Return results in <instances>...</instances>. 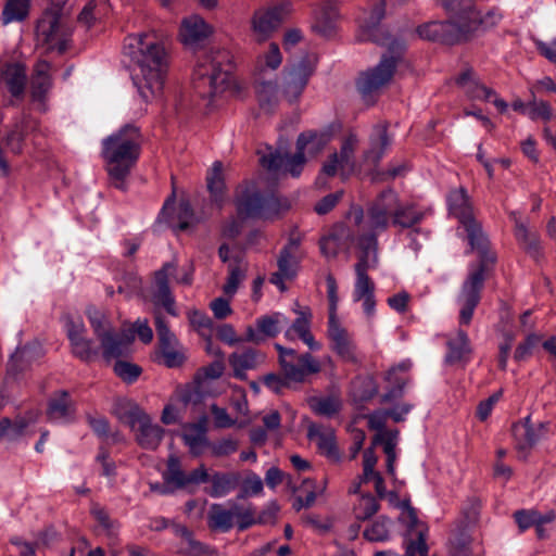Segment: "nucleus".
<instances>
[{
	"label": "nucleus",
	"mask_w": 556,
	"mask_h": 556,
	"mask_svg": "<svg viewBox=\"0 0 556 556\" xmlns=\"http://www.w3.org/2000/svg\"><path fill=\"white\" fill-rule=\"evenodd\" d=\"M350 219L356 226V247L359 250L357 263L355 264L356 280L353 290V301L362 302L363 312L368 320H371L376 313L375 283L367 271L378 266V240L377 235L386 231L392 217L372 206H368L366 214L359 206L350 211Z\"/></svg>",
	"instance_id": "obj_1"
},
{
	"label": "nucleus",
	"mask_w": 556,
	"mask_h": 556,
	"mask_svg": "<svg viewBox=\"0 0 556 556\" xmlns=\"http://www.w3.org/2000/svg\"><path fill=\"white\" fill-rule=\"evenodd\" d=\"M350 219L356 226V247L359 250L357 263L355 264L356 280L353 290V301L362 302L363 312L368 320H371L376 313L375 283L367 271L378 266V240L377 235L386 231L392 217L372 206H368L366 214L359 206L350 211Z\"/></svg>",
	"instance_id": "obj_2"
},
{
	"label": "nucleus",
	"mask_w": 556,
	"mask_h": 556,
	"mask_svg": "<svg viewBox=\"0 0 556 556\" xmlns=\"http://www.w3.org/2000/svg\"><path fill=\"white\" fill-rule=\"evenodd\" d=\"M125 51L134 63L132 81L143 101L159 98L168 68L167 53L153 33L130 35Z\"/></svg>",
	"instance_id": "obj_3"
},
{
	"label": "nucleus",
	"mask_w": 556,
	"mask_h": 556,
	"mask_svg": "<svg viewBox=\"0 0 556 556\" xmlns=\"http://www.w3.org/2000/svg\"><path fill=\"white\" fill-rule=\"evenodd\" d=\"M383 16L384 1L376 0L371 11L364 17L361 25L362 40H371L388 48V54L382 55L375 67L363 72L358 77L357 89L363 97L371 96L390 83L405 49L403 40L392 38L379 26Z\"/></svg>",
	"instance_id": "obj_4"
},
{
	"label": "nucleus",
	"mask_w": 556,
	"mask_h": 556,
	"mask_svg": "<svg viewBox=\"0 0 556 556\" xmlns=\"http://www.w3.org/2000/svg\"><path fill=\"white\" fill-rule=\"evenodd\" d=\"M140 132L134 125H126L102 141V156L111 182L124 189L125 180L140 155Z\"/></svg>",
	"instance_id": "obj_5"
},
{
	"label": "nucleus",
	"mask_w": 556,
	"mask_h": 556,
	"mask_svg": "<svg viewBox=\"0 0 556 556\" xmlns=\"http://www.w3.org/2000/svg\"><path fill=\"white\" fill-rule=\"evenodd\" d=\"M47 1L49 7L43 11L36 27L37 41L49 51L64 52L73 34V24L65 8L67 0Z\"/></svg>",
	"instance_id": "obj_6"
},
{
	"label": "nucleus",
	"mask_w": 556,
	"mask_h": 556,
	"mask_svg": "<svg viewBox=\"0 0 556 556\" xmlns=\"http://www.w3.org/2000/svg\"><path fill=\"white\" fill-rule=\"evenodd\" d=\"M86 315L106 361L125 356L130 352L135 340L132 330H114L106 315L94 306H89Z\"/></svg>",
	"instance_id": "obj_7"
},
{
	"label": "nucleus",
	"mask_w": 556,
	"mask_h": 556,
	"mask_svg": "<svg viewBox=\"0 0 556 556\" xmlns=\"http://www.w3.org/2000/svg\"><path fill=\"white\" fill-rule=\"evenodd\" d=\"M228 60L226 52L205 55L194 70V89L203 98H215L225 93L231 85L229 68L223 67Z\"/></svg>",
	"instance_id": "obj_8"
},
{
	"label": "nucleus",
	"mask_w": 556,
	"mask_h": 556,
	"mask_svg": "<svg viewBox=\"0 0 556 556\" xmlns=\"http://www.w3.org/2000/svg\"><path fill=\"white\" fill-rule=\"evenodd\" d=\"M486 249L478 251L480 262L477 265L469 266L467 278L463 282L457 296V303L460 306L459 321L463 325H468L471 321L473 312L481 299L488 266L495 261L494 255L488 253Z\"/></svg>",
	"instance_id": "obj_9"
},
{
	"label": "nucleus",
	"mask_w": 556,
	"mask_h": 556,
	"mask_svg": "<svg viewBox=\"0 0 556 556\" xmlns=\"http://www.w3.org/2000/svg\"><path fill=\"white\" fill-rule=\"evenodd\" d=\"M447 203L451 214L459 220L467 231L471 248L477 251H483L488 248V239L480 224L473 218L472 207L466 190L458 188L451 191Z\"/></svg>",
	"instance_id": "obj_10"
},
{
	"label": "nucleus",
	"mask_w": 556,
	"mask_h": 556,
	"mask_svg": "<svg viewBox=\"0 0 556 556\" xmlns=\"http://www.w3.org/2000/svg\"><path fill=\"white\" fill-rule=\"evenodd\" d=\"M275 349L278 352L281 371L291 382L304 383L309 376L321 371V363L311 353L299 354L295 350L279 343L275 344Z\"/></svg>",
	"instance_id": "obj_11"
},
{
	"label": "nucleus",
	"mask_w": 556,
	"mask_h": 556,
	"mask_svg": "<svg viewBox=\"0 0 556 556\" xmlns=\"http://www.w3.org/2000/svg\"><path fill=\"white\" fill-rule=\"evenodd\" d=\"M135 432L138 444L147 450H155L164 434L163 428L153 424L151 417L137 405H129L119 415Z\"/></svg>",
	"instance_id": "obj_12"
},
{
	"label": "nucleus",
	"mask_w": 556,
	"mask_h": 556,
	"mask_svg": "<svg viewBox=\"0 0 556 556\" xmlns=\"http://www.w3.org/2000/svg\"><path fill=\"white\" fill-rule=\"evenodd\" d=\"M358 139L355 135H349L343 141L340 152L332 153L324 163L320 174L316 179L317 186L320 188L327 187V178L333 177L337 174L343 180L348 179L355 172L354 152L357 147Z\"/></svg>",
	"instance_id": "obj_13"
},
{
	"label": "nucleus",
	"mask_w": 556,
	"mask_h": 556,
	"mask_svg": "<svg viewBox=\"0 0 556 556\" xmlns=\"http://www.w3.org/2000/svg\"><path fill=\"white\" fill-rule=\"evenodd\" d=\"M315 71V64L304 58L282 72L281 94L289 104L298 103Z\"/></svg>",
	"instance_id": "obj_14"
},
{
	"label": "nucleus",
	"mask_w": 556,
	"mask_h": 556,
	"mask_svg": "<svg viewBox=\"0 0 556 556\" xmlns=\"http://www.w3.org/2000/svg\"><path fill=\"white\" fill-rule=\"evenodd\" d=\"M236 205L242 218H269L277 213L278 201L274 194L262 195L252 186L238 195Z\"/></svg>",
	"instance_id": "obj_15"
},
{
	"label": "nucleus",
	"mask_w": 556,
	"mask_h": 556,
	"mask_svg": "<svg viewBox=\"0 0 556 556\" xmlns=\"http://www.w3.org/2000/svg\"><path fill=\"white\" fill-rule=\"evenodd\" d=\"M459 15L465 41L483 35L494 28L502 20V14L496 9L489 10L484 14H481L475 8L468 7Z\"/></svg>",
	"instance_id": "obj_16"
},
{
	"label": "nucleus",
	"mask_w": 556,
	"mask_h": 556,
	"mask_svg": "<svg viewBox=\"0 0 556 556\" xmlns=\"http://www.w3.org/2000/svg\"><path fill=\"white\" fill-rule=\"evenodd\" d=\"M327 337L330 341L331 350L344 362L358 363L357 348L352 336L345 327L342 326L337 314H330L328 319Z\"/></svg>",
	"instance_id": "obj_17"
},
{
	"label": "nucleus",
	"mask_w": 556,
	"mask_h": 556,
	"mask_svg": "<svg viewBox=\"0 0 556 556\" xmlns=\"http://www.w3.org/2000/svg\"><path fill=\"white\" fill-rule=\"evenodd\" d=\"M287 13L285 7L262 8L254 12L251 18V29L254 39L263 42L271 37L279 28Z\"/></svg>",
	"instance_id": "obj_18"
},
{
	"label": "nucleus",
	"mask_w": 556,
	"mask_h": 556,
	"mask_svg": "<svg viewBox=\"0 0 556 556\" xmlns=\"http://www.w3.org/2000/svg\"><path fill=\"white\" fill-rule=\"evenodd\" d=\"M417 31L421 38L433 41H442L448 45L465 41L460 15H458L455 21H435L424 24L418 27Z\"/></svg>",
	"instance_id": "obj_19"
},
{
	"label": "nucleus",
	"mask_w": 556,
	"mask_h": 556,
	"mask_svg": "<svg viewBox=\"0 0 556 556\" xmlns=\"http://www.w3.org/2000/svg\"><path fill=\"white\" fill-rule=\"evenodd\" d=\"M427 533V526L417 519L413 509H409L407 513V532L404 538V556H428Z\"/></svg>",
	"instance_id": "obj_20"
},
{
	"label": "nucleus",
	"mask_w": 556,
	"mask_h": 556,
	"mask_svg": "<svg viewBox=\"0 0 556 556\" xmlns=\"http://www.w3.org/2000/svg\"><path fill=\"white\" fill-rule=\"evenodd\" d=\"M176 264L166 263L155 273V290L152 301L157 306H163L168 314L176 316L175 299L169 289V279L176 274Z\"/></svg>",
	"instance_id": "obj_21"
},
{
	"label": "nucleus",
	"mask_w": 556,
	"mask_h": 556,
	"mask_svg": "<svg viewBox=\"0 0 556 556\" xmlns=\"http://www.w3.org/2000/svg\"><path fill=\"white\" fill-rule=\"evenodd\" d=\"M288 318L279 312L263 315L255 321V328L249 326L245 331V340L253 343H261L265 338H275L281 330Z\"/></svg>",
	"instance_id": "obj_22"
},
{
	"label": "nucleus",
	"mask_w": 556,
	"mask_h": 556,
	"mask_svg": "<svg viewBox=\"0 0 556 556\" xmlns=\"http://www.w3.org/2000/svg\"><path fill=\"white\" fill-rule=\"evenodd\" d=\"M457 84L463 88L464 92L473 100L492 101L501 111L505 112L507 103L497 98L495 91L482 85L472 71L464 72L458 78Z\"/></svg>",
	"instance_id": "obj_23"
},
{
	"label": "nucleus",
	"mask_w": 556,
	"mask_h": 556,
	"mask_svg": "<svg viewBox=\"0 0 556 556\" xmlns=\"http://www.w3.org/2000/svg\"><path fill=\"white\" fill-rule=\"evenodd\" d=\"M260 162L263 167L268 170L277 172L283 170L293 177H298L306 162V156L299 150L293 155L280 152H270L268 155H262Z\"/></svg>",
	"instance_id": "obj_24"
},
{
	"label": "nucleus",
	"mask_w": 556,
	"mask_h": 556,
	"mask_svg": "<svg viewBox=\"0 0 556 556\" xmlns=\"http://www.w3.org/2000/svg\"><path fill=\"white\" fill-rule=\"evenodd\" d=\"M155 328L166 366H179L184 362V354L176 349V336L169 330L164 318L159 313H155Z\"/></svg>",
	"instance_id": "obj_25"
},
{
	"label": "nucleus",
	"mask_w": 556,
	"mask_h": 556,
	"mask_svg": "<svg viewBox=\"0 0 556 556\" xmlns=\"http://www.w3.org/2000/svg\"><path fill=\"white\" fill-rule=\"evenodd\" d=\"M298 317L294 319L292 325L285 331V337L294 341L295 339L302 340L304 344L312 351H319L321 344L315 340L311 331L312 312L308 307L296 311Z\"/></svg>",
	"instance_id": "obj_26"
},
{
	"label": "nucleus",
	"mask_w": 556,
	"mask_h": 556,
	"mask_svg": "<svg viewBox=\"0 0 556 556\" xmlns=\"http://www.w3.org/2000/svg\"><path fill=\"white\" fill-rule=\"evenodd\" d=\"M357 232L351 231L344 225H336L319 242L320 252L327 258H333L338 253L349 248L348 241L356 243Z\"/></svg>",
	"instance_id": "obj_27"
},
{
	"label": "nucleus",
	"mask_w": 556,
	"mask_h": 556,
	"mask_svg": "<svg viewBox=\"0 0 556 556\" xmlns=\"http://www.w3.org/2000/svg\"><path fill=\"white\" fill-rule=\"evenodd\" d=\"M255 96L261 110L271 113L282 99L281 89L275 79L266 77H253Z\"/></svg>",
	"instance_id": "obj_28"
},
{
	"label": "nucleus",
	"mask_w": 556,
	"mask_h": 556,
	"mask_svg": "<svg viewBox=\"0 0 556 556\" xmlns=\"http://www.w3.org/2000/svg\"><path fill=\"white\" fill-rule=\"evenodd\" d=\"M36 127L37 122L28 115L23 114L15 119L14 124L5 132L2 141L10 152L20 154L23 151L26 135Z\"/></svg>",
	"instance_id": "obj_29"
},
{
	"label": "nucleus",
	"mask_w": 556,
	"mask_h": 556,
	"mask_svg": "<svg viewBox=\"0 0 556 556\" xmlns=\"http://www.w3.org/2000/svg\"><path fill=\"white\" fill-rule=\"evenodd\" d=\"M75 407L66 391L55 393L49 400L47 416L54 424L68 422L74 418Z\"/></svg>",
	"instance_id": "obj_30"
},
{
	"label": "nucleus",
	"mask_w": 556,
	"mask_h": 556,
	"mask_svg": "<svg viewBox=\"0 0 556 556\" xmlns=\"http://www.w3.org/2000/svg\"><path fill=\"white\" fill-rule=\"evenodd\" d=\"M509 218L515 224V237L519 245L531 256L536 257L540 253V240L538 235L532 231L527 222H525L519 212L511 211Z\"/></svg>",
	"instance_id": "obj_31"
},
{
	"label": "nucleus",
	"mask_w": 556,
	"mask_h": 556,
	"mask_svg": "<svg viewBox=\"0 0 556 556\" xmlns=\"http://www.w3.org/2000/svg\"><path fill=\"white\" fill-rule=\"evenodd\" d=\"M300 263V255L289 253V250H281L277 261L278 270L271 274L269 281L277 286L280 291H285L286 280L295 277Z\"/></svg>",
	"instance_id": "obj_32"
},
{
	"label": "nucleus",
	"mask_w": 556,
	"mask_h": 556,
	"mask_svg": "<svg viewBox=\"0 0 556 556\" xmlns=\"http://www.w3.org/2000/svg\"><path fill=\"white\" fill-rule=\"evenodd\" d=\"M212 34V27L199 15H191L181 22L180 38L187 46H194Z\"/></svg>",
	"instance_id": "obj_33"
},
{
	"label": "nucleus",
	"mask_w": 556,
	"mask_h": 556,
	"mask_svg": "<svg viewBox=\"0 0 556 556\" xmlns=\"http://www.w3.org/2000/svg\"><path fill=\"white\" fill-rule=\"evenodd\" d=\"M513 434L518 451H528L533 447L543 434L542 425H532L530 417L517 422L513 427Z\"/></svg>",
	"instance_id": "obj_34"
},
{
	"label": "nucleus",
	"mask_w": 556,
	"mask_h": 556,
	"mask_svg": "<svg viewBox=\"0 0 556 556\" xmlns=\"http://www.w3.org/2000/svg\"><path fill=\"white\" fill-rule=\"evenodd\" d=\"M282 63V54L277 43L271 42L261 51L254 63L253 77H266L268 72L277 71Z\"/></svg>",
	"instance_id": "obj_35"
},
{
	"label": "nucleus",
	"mask_w": 556,
	"mask_h": 556,
	"mask_svg": "<svg viewBox=\"0 0 556 556\" xmlns=\"http://www.w3.org/2000/svg\"><path fill=\"white\" fill-rule=\"evenodd\" d=\"M263 362V354L253 349L235 352L229 356V364L233 369V375L239 379H245L247 371L255 369Z\"/></svg>",
	"instance_id": "obj_36"
},
{
	"label": "nucleus",
	"mask_w": 556,
	"mask_h": 556,
	"mask_svg": "<svg viewBox=\"0 0 556 556\" xmlns=\"http://www.w3.org/2000/svg\"><path fill=\"white\" fill-rule=\"evenodd\" d=\"M52 81L50 77V64L46 61H39L34 68L30 81V93L34 102L42 104L47 93L51 89Z\"/></svg>",
	"instance_id": "obj_37"
},
{
	"label": "nucleus",
	"mask_w": 556,
	"mask_h": 556,
	"mask_svg": "<svg viewBox=\"0 0 556 556\" xmlns=\"http://www.w3.org/2000/svg\"><path fill=\"white\" fill-rule=\"evenodd\" d=\"M447 353L445 362L450 365L464 364L470 359L471 348L465 331L458 330L453 338L447 340Z\"/></svg>",
	"instance_id": "obj_38"
},
{
	"label": "nucleus",
	"mask_w": 556,
	"mask_h": 556,
	"mask_svg": "<svg viewBox=\"0 0 556 556\" xmlns=\"http://www.w3.org/2000/svg\"><path fill=\"white\" fill-rule=\"evenodd\" d=\"M207 526L213 531L229 532L235 527L233 503L229 507L212 504L207 514Z\"/></svg>",
	"instance_id": "obj_39"
},
{
	"label": "nucleus",
	"mask_w": 556,
	"mask_h": 556,
	"mask_svg": "<svg viewBox=\"0 0 556 556\" xmlns=\"http://www.w3.org/2000/svg\"><path fill=\"white\" fill-rule=\"evenodd\" d=\"M308 439L316 443L319 452L329 458H338V450L334 443V432L331 428H326L316 424L308 427Z\"/></svg>",
	"instance_id": "obj_40"
},
{
	"label": "nucleus",
	"mask_w": 556,
	"mask_h": 556,
	"mask_svg": "<svg viewBox=\"0 0 556 556\" xmlns=\"http://www.w3.org/2000/svg\"><path fill=\"white\" fill-rule=\"evenodd\" d=\"M330 134L326 131H305L302 132L296 140V150L305 154V156L314 157L330 141Z\"/></svg>",
	"instance_id": "obj_41"
},
{
	"label": "nucleus",
	"mask_w": 556,
	"mask_h": 556,
	"mask_svg": "<svg viewBox=\"0 0 556 556\" xmlns=\"http://www.w3.org/2000/svg\"><path fill=\"white\" fill-rule=\"evenodd\" d=\"M182 440L189 447L191 454L195 456L202 454L204 448L208 447L204 422L188 424L184 426Z\"/></svg>",
	"instance_id": "obj_42"
},
{
	"label": "nucleus",
	"mask_w": 556,
	"mask_h": 556,
	"mask_svg": "<svg viewBox=\"0 0 556 556\" xmlns=\"http://www.w3.org/2000/svg\"><path fill=\"white\" fill-rule=\"evenodd\" d=\"M391 144V139L387 134V128L383 125H377L374 128L370 137V147L365 152V160L376 164L383 156L387 148Z\"/></svg>",
	"instance_id": "obj_43"
},
{
	"label": "nucleus",
	"mask_w": 556,
	"mask_h": 556,
	"mask_svg": "<svg viewBox=\"0 0 556 556\" xmlns=\"http://www.w3.org/2000/svg\"><path fill=\"white\" fill-rule=\"evenodd\" d=\"M2 79L13 96L22 94L26 84L25 66L20 63L7 64L2 70Z\"/></svg>",
	"instance_id": "obj_44"
},
{
	"label": "nucleus",
	"mask_w": 556,
	"mask_h": 556,
	"mask_svg": "<svg viewBox=\"0 0 556 556\" xmlns=\"http://www.w3.org/2000/svg\"><path fill=\"white\" fill-rule=\"evenodd\" d=\"M210 481L212 483L210 495L219 498L228 495L237 488L239 478L236 473L216 472L210 477Z\"/></svg>",
	"instance_id": "obj_45"
},
{
	"label": "nucleus",
	"mask_w": 556,
	"mask_h": 556,
	"mask_svg": "<svg viewBox=\"0 0 556 556\" xmlns=\"http://www.w3.org/2000/svg\"><path fill=\"white\" fill-rule=\"evenodd\" d=\"M29 8L30 0H7L1 15L3 24L25 20L29 13Z\"/></svg>",
	"instance_id": "obj_46"
},
{
	"label": "nucleus",
	"mask_w": 556,
	"mask_h": 556,
	"mask_svg": "<svg viewBox=\"0 0 556 556\" xmlns=\"http://www.w3.org/2000/svg\"><path fill=\"white\" fill-rule=\"evenodd\" d=\"M90 514L98 522V527L109 539H115L118 533V522L112 519L104 507L94 503L90 508Z\"/></svg>",
	"instance_id": "obj_47"
},
{
	"label": "nucleus",
	"mask_w": 556,
	"mask_h": 556,
	"mask_svg": "<svg viewBox=\"0 0 556 556\" xmlns=\"http://www.w3.org/2000/svg\"><path fill=\"white\" fill-rule=\"evenodd\" d=\"M397 432L379 433L375 438V443L381 442L383 444V452L387 455V471L389 475H395V446L397 443Z\"/></svg>",
	"instance_id": "obj_48"
},
{
	"label": "nucleus",
	"mask_w": 556,
	"mask_h": 556,
	"mask_svg": "<svg viewBox=\"0 0 556 556\" xmlns=\"http://www.w3.org/2000/svg\"><path fill=\"white\" fill-rule=\"evenodd\" d=\"M379 510V503L371 494H362L353 506L356 520L366 521Z\"/></svg>",
	"instance_id": "obj_49"
},
{
	"label": "nucleus",
	"mask_w": 556,
	"mask_h": 556,
	"mask_svg": "<svg viewBox=\"0 0 556 556\" xmlns=\"http://www.w3.org/2000/svg\"><path fill=\"white\" fill-rule=\"evenodd\" d=\"M422 217L424 214L414 206L401 203L395 217L392 219V225L401 228H412L420 223Z\"/></svg>",
	"instance_id": "obj_50"
},
{
	"label": "nucleus",
	"mask_w": 556,
	"mask_h": 556,
	"mask_svg": "<svg viewBox=\"0 0 556 556\" xmlns=\"http://www.w3.org/2000/svg\"><path fill=\"white\" fill-rule=\"evenodd\" d=\"M170 528L173 533L182 540V544L179 549L180 553L188 556L197 555L200 548H202L203 544L194 540L192 533L188 530L187 527L179 523H170Z\"/></svg>",
	"instance_id": "obj_51"
},
{
	"label": "nucleus",
	"mask_w": 556,
	"mask_h": 556,
	"mask_svg": "<svg viewBox=\"0 0 556 556\" xmlns=\"http://www.w3.org/2000/svg\"><path fill=\"white\" fill-rule=\"evenodd\" d=\"M401 202L396 192L391 189L382 191L370 204V206L382 211L392 217H395Z\"/></svg>",
	"instance_id": "obj_52"
},
{
	"label": "nucleus",
	"mask_w": 556,
	"mask_h": 556,
	"mask_svg": "<svg viewBox=\"0 0 556 556\" xmlns=\"http://www.w3.org/2000/svg\"><path fill=\"white\" fill-rule=\"evenodd\" d=\"M223 164L219 161L213 163L212 168L207 175V188L213 197V199L218 202L222 200L223 192L225 189L224 178H223Z\"/></svg>",
	"instance_id": "obj_53"
},
{
	"label": "nucleus",
	"mask_w": 556,
	"mask_h": 556,
	"mask_svg": "<svg viewBox=\"0 0 556 556\" xmlns=\"http://www.w3.org/2000/svg\"><path fill=\"white\" fill-rule=\"evenodd\" d=\"M235 527L239 531H244L256 525L255 509L252 505H241L233 503Z\"/></svg>",
	"instance_id": "obj_54"
},
{
	"label": "nucleus",
	"mask_w": 556,
	"mask_h": 556,
	"mask_svg": "<svg viewBox=\"0 0 556 556\" xmlns=\"http://www.w3.org/2000/svg\"><path fill=\"white\" fill-rule=\"evenodd\" d=\"M70 341L73 353L83 361H90L98 354V349L86 334L76 337Z\"/></svg>",
	"instance_id": "obj_55"
},
{
	"label": "nucleus",
	"mask_w": 556,
	"mask_h": 556,
	"mask_svg": "<svg viewBox=\"0 0 556 556\" xmlns=\"http://www.w3.org/2000/svg\"><path fill=\"white\" fill-rule=\"evenodd\" d=\"M186 475L180 466V462L178 457L176 456H169L167 460V470L164 472L163 477L164 480L169 483L174 484L176 488H185V479Z\"/></svg>",
	"instance_id": "obj_56"
},
{
	"label": "nucleus",
	"mask_w": 556,
	"mask_h": 556,
	"mask_svg": "<svg viewBox=\"0 0 556 556\" xmlns=\"http://www.w3.org/2000/svg\"><path fill=\"white\" fill-rule=\"evenodd\" d=\"M391 520L380 517L370 527L364 531V536L368 541H386L389 538Z\"/></svg>",
	"instance_id": "obj_57"
},
{
	"label": "nucleus",
	"mask_w": 556,
	"mask_h": 556,
	"mask_svg": "<svg viewBox=\"0 0 556 556\" xmlns=\"http://www.w3.org/2000/svg\"><path fill=\"white\" fill-rule=\"evenodd\" d=\"M527 116L532 119L549 121L553 116V111L548 102L538 100L535 96L528 102Z\"/></svg>",
	"instance_id": "obj_58"
},
{
	"label": "nucleus",
	"mask_w": 556,
	"mask_h": 556,
	"mask_svg": "<svg viewBox=\"0 0 556 556\" xmlns=\"http://www.w3.org/2000/svg\"><path fill=\"white\" fill-rule=\"evenodd\" d=\"M412 365L413 364L409 359H405L388 370L386 379L390 383L394 384V395L401 394L406 383V379L399 377L397 374L407 372L412 368Z\"/></svg>",
	"instance_id": "obj_59"
},
{
	"label": "nucleus",
	"mask_w": 556,
	"mask_h": 556,
	"mask_svg": "<svg viewBox=\"0 0 556 556\" xmlns=\"http://www.w3.org/2000/svg\"><path fill=\"white\" fill-rule=\"evenodd\" d=\"M314 410L324 416H332L341 408V401L337 396H326L317 399L313 404Z\"/></svg>",
	"instance_id": "obj_60"
},
{
	"label": "nucleus",
	"mask_w": 556,
	"mask_h": 556,
	"mask_svg": "<svg viewBox=\"0 0 556 556\" xmlns=\"http://www.w3.org/2000/svg\"><path fill=\"white\" fill-rule=\"evenodd\" d=\"M245 277V269L239 265L230 266L227 281L223 287V291L228 296H233L239 285Z\"/></svg>",
	"instance_id": "obj_61"
},
{
	"label": "nucleus",
	"mask_w": 556,
	"mask_h": 556,
	"mask_svg": "<svg viewBox=\"0 0 556 556\" xmlns=\"http://www.w3.org/2000/svg\"><path fill=\"white\" fill-rule=\"evenodd\" d=\"M208 448L213 456H228L237 451L238 441L231 437L223 438L216 442L208 443Z\"/></svg>",
	"instance_id": "obj_62"
},
{
	"label": "nucleus",
	"mask_w": 556,
	"mask_h": 556,
	"mask_svg": "<svg viewBox=\"0 0 556 556\" xmlns=\"http://www.w3.org/2000/svg\"><path fill=\"white\" fill-rule=\"evenodd\" d=\"M225 366L222 361H214L210 365L202 367L195 376V380L199 383V389H202L201 383L206 379H217L224 372Z\"/></svg>",
	"instance_id": "obj_63"
},
{
	"label": "nucleus",
	"mask_w": 556,
	"mask_h": 556,
	"mask_svg": "<svg viewBox=\"0 0 556 556\" xmlns=\"http://www.w3.org/2000/svg\"><path fill=\"white\" fill-rule=\"evenodd\" d=\"M114 372L124 381L132 382L141 374V368L135 364L118 361L114 365Z\"/></svg>",
	"instance_id": "obj_64"
}]
</instances>
